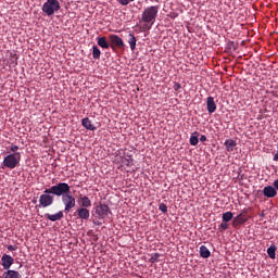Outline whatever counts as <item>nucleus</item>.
Wrapping results in <instances>:
<instances>
[{
	"label": "nucleus",
	"mask_w": 278,
	"mask_h": 278,
	"mask_svg": "<svg viewBox=\"0 0 278 278\" xmlns=\"http://www.w3.org/2000/svg\"><path fill=\"white\" fill-rule=\"evenodd\" d=\"M244 223H247V216L244 215V213H240L239 215H237L233 218L232 227H238L240 225H244Z\"/></svg>",
	"instance_id": "9b49d317"
},
{
	"label": "nucleus",
	"mask_w": 278,
	"mask_h": 278,
	"mask_svg": "<svg viewBox=\"0 0 278 278\" xmlns=\"http://www.w3.org/2000/svg\"><path fill=\"white\" fill-rule=\"evenodd\" d=\"M180 88H181V84H179V83H176L175 85H174V90H180Z\"/></svg>",
	"instance_id": "72a5a7b5"
},
{
	"label": "nucleus",
	"mask_w": 278,
	"mask_h": 278,
	"mask_svg": "<svg viewBox=\"0 0 278 278\" xmlns=\"http://www.w3.org/2000/svg\"><path fill=\"white\" fill-rule=\"evenodd\" d=\"M76 214L81 220H88L90 218V210L88 208L80 207L76 211Z\"/></svg>",
	"instance_id": "f8f14e48"
},
{
	"label": "nucleus",
	"mask_w": 278,
	"mask_h": 278,
	"mask_svg": "<svg viewBox=\"0 0 278 278\" xmlns=\"http://www.w3.org/2000/svg\"><path fill=\"white\" fill-rule=\"evenodd\" d=\"M81 125L85 127V129H88L89 131H97V127L92 125V122H90V118L85 117L81 119Z\"/></svg>",
	"instance_id": "f3484780"
},
{
	"label": "nucleus",
	"mask_w": 278,
	"mask_h": 278,
	"mask_svg": "<svg viewBox=\"0 0 278 278\" xmlns=\"http://www.w3.org/2000/svg\"><path fill=\"white\" fill-rule=\"evenodd\" d=\"M219 229H222L223 231H227V229H229V224H227V222H224L219 225Z\"/></svg>",
	"instance_id": "c85d7f7f"
},
{
	"label": "nucleus",
	"mask_w": 278,
	"mask_h": 278,
	"mask_svg": "<svg viewBox=\"0 0 278 278\" xmlns=\"http://www.w3.org/2000/svg\"><path fill=\"white\" fill-rule=\"evenodd\" d=\"M80 207L87 208L92 207V201L87 195H79Z\"/></svg>",
	"instance_id": "dca6fc26"
},
{
	"label": "nucleus",
	"mask_w": 278,
	"mask_h": 278,
	"mask_svg": "<svg viewBox=\"0 0 278 278\" xmlns=\"http://www.w3.org/2000/svg\"><path fill=\"white\" fill-rule=\"evenodd\" d=\"M45 218H48V220H51L52 223H55V220H62V218H64V213L62 211L58 212L54 215L46 213Z\"/></svg>",
	"instance_id": "4468645a"
},
{
	"label": "nucleus",
	"mask_w": 278,
	"mask_h": 278,
	"mask_svg": "<svg viewBox=\"0 0 278 278\" xmlns=\"http://www.w3.org/2000/svg\"><path fill=\"white\" fill-rule=\"evenodd\" d=\"M109 42L112 51H116V49H125V41H123V38L118 37V35H110Z\"/></svg>",
	"instance_id": "423d86ee"
},
{
	"label": "nucleus",
	"mask_w": 278,
	"mask_h": 278,
	"mask_svg": "<svg viewBox=\"0 0 278 278\" xmlns=\"http://www.w3.org/2000/svg\"><path fill=\"white\" fill-rule=\"evenodd\" d=\"M117 1L121 5H129L131 1H136V0H117Z\"/></svg>",
	"instance_id": "c756f323"
},
{
	"label": "nucleus",
	"mask_w": 278,
	"mask_h": 278,
	"mask_svg": "<svg viewBox=\"0 0 278 278\" xmlns=\"http://www.w3.org/2000/svg\"><path fill=\"white\" fill-rule=\"evenodd\" d=\"M60 1L58 0H47L41 10L43 14L48 16H53L54 12H60Z\"/></svg>",
	"instance_id": "20e7f679"
},
{
	"label": "nucleus",
	"mask_w": 278,
	"mask_h": 278,
	"mask_svg": "<svg viewBox=\"0 0 278 278\" xmlns=\"http://www.w3.org/2000/svg\"><path fill=\"white\" fill-rule=\"evenodd\" d=\"M51 194L53 193H46L43 191V194L39 197V205L41 207H50V205H53L54 199H53V195Z\"/></svg>",
	"instance_id": "0eeeda50"
},
{
	"label": "nucleus",
	"mask_w": 278,
	"mask_h": 278,
	"mask_svg": "<svg viewBox=\"0 0 278 278\" xmlns=\"http://www.w3.org/2000/svg\"><path fill=\"white\" fill-rule=\"evenodd\" d=\"M2 267L4 270H10L12 264H14V258L8 254H3L1 257Z\"/></svg>",
	"instance_id": "1a4fd4ad"
},
{
	"label": "nucleus",
	"mask_w": 278,
	"mask_h": 278,
	"mask_svg": "<svg viewBox=\"0 0 278 278\" xmlns=\"http://www.w3.org/2000/svg\"><path fill=\"white\" fill-rule=\"evenodd\" d=\"M92 49H93L92 50V58H93V60H99V58H101V50L97 46H93Z\"/></svg>",
	"instance_id": "b1692460"
},
{
	"label": "nucleus",
	"mask_w": 278,
	"mask_h": 278,
	"mask_svg": "<svg viewBox=\"0 0 278 278\" xmlns=\"http://www.w3.org/2000/svg\"><path fill=\"white\" fill-rule=\"evenodd\" d=\"M94 213L97 218L103 219L110 214V206L100 203L94 207Z\"/></svg>",
	"instance_id": "6e6552de"
},
{
	"label": "nucleus",
	"mask_w": 278,
	"mask_h": 278,
	"mask_svg": "<svg viewBox=\"0 0 278 278\" xmlns=\"http://www.w3.org/2000/svg\"><path fill=\"white\" fill-rule=\"evenodd\" d=\"M2 278H23V276H21V273L16 271L14 269H7L2 274Z\"/></svg>",
	"instance_id": "2eb2a0df"
},
{
	"label": "nucleus",
	"mask_w": 278,
	"mask_h": 278,
	"mask_svg": "<svg viewBox=\"0 0 278 278\" xmlns=\"http://www.w3.org/2000/svg\"><path fill=\"white\" fill-rule=\"evenodd\" d=\"M207 140V137L205 136V135H202L201 137H200V141L201 142H205Z\"/></svg>",
	"instance_id": "f704fd0d"
},
{
	"label": "nucleus",
	"mask_w": 278,
	"mask_h": 278,
	"mask_svg": "<svg viewBox=\"0 0 278 278\" xmlns=\"http://www.w3.org/2000/svg\"><path fill=\"white\" fill-rule=\"evenodd\" d=\"M159 210H160V212H162L163 214H166V212H168V206H166V204H164V203H161V204L159 205Z\"/></svg>",
	"instance_id": "bb28decb"
},
{
	"label": "nucleus",
	"mask_w": 278,
	"mask_h": 278,
	"mask_svg": "<svg viewBox=\"0 0 278 278\" xmlns=\"http://www.w3.org/2000/svg\"><path fill=\"white\" fill-rule=\"evenodd\" d=\"M206 108L208 114H214V112H216V102L214 101V97H208L206 99Z\"/></svg>",
	"instance_id": "ddd939ff"
},
{
	"label": "nucleus",
	"mask_w": 278,
	"mask_h": 278,
	"mask_svg": "<svg viewBox=\"0 0 278 278\" xmlns=\"http://www.w3.org/2000/svg\"><path fill=\"white\" fill-rule=\"evenodd\" d=\"M224 144L229 153L236 149V141L233 139H227Z\"/></svg>",
	"instance_id": "412c9836"
},
{
	"label": "nucleus",
	"mask_w": 278,
	"mask_h": 278,
	"mask_svg": "<svg viewBox=\"0 0 278 278\" xmlns=\"http://www.w3.org/2000/svg\"><path fill=\"white\" fill-rule=\"evenodd\" d=\"M71 192V186L66 182H59L51 188L45 189L46 194H54V197H65Z\"/></svg>",
	"instance_id": "f03ea898"
},
{
	"label": "nucleus",
	"mask_w": 278,
	"mask_h": 278,
	"mask_svg": "<svg viewBox=\"0 0 278 278\" xmlns=\"http://www.w3.org/2000/svg\"><path fill=\"white\" fill-rule=\"evenodd\" d=\"M150 264H155L156 262H160V254L155 253L152 255V257L149 258Z\"/></svg>",
	"instance_id": "a878e982"
},
{
	"label": "nucleus",
	"mask_w": 278,
	"mask_h": 278,
	"mask_svg": "<svg viewBox=\"0 0 278 278\" xmlns=\"http://www.w3.org/2000/svg\"><path fill=\"white\" fill-rule=\"evenodd\" d=\"M263 194L267 199H275V197H277V190L273 186H267V187H264Z\"/></svg>",
	"instance_id": "9d476101"
},
{
	"label": "nucleus",
	"mask_w": 278,
	"mask_h": 278,
	"mask_svg": "<svg viewBox=\"0 0 278 278\" xmlns=\"http://www.w3.org/2000/svg\"><path fill=\"white\" fill-rule=\"evenodd\" d=\"M97 42L102 49H108L109 47H111L110 42H108V38L105 37H98Z\"/></svg>",
	"instance_id": "aec40b11"
},
{
	"label": "nucleus",
	"mask_w": 278,
	"mask_h": 278,
	"mask_svg": "<svg viewBox=\"0 0 278 278\" xmlns=\"http://www.w3.org/2000/svg\"><path fill=\"white\" fill-rule=\"evenodd\" d=\"M62 203L65 206V208H64L65 214H68V212H71L73 210V207H75L76 201H75L74 195L71 193V191H70V193H65L62 197Z\"/></svg>",
	"instance_id": "39448f33"
},
{
	"label": "nucleus",
	"mask_w": 278,
	"mask_h": 278,
	"mask_svg": "<svg viewBox=\"0 0 278 278\" xmlns=\"http://www.w3.org/2000/svg\"><path fill=\"white\" fill-rule=\"evenodd\" d=\"M160 10V7L152 5L147 8L141 15V21L143 23H150V26H146V29H149L150 27H153V23H155V18H157V12Z\"/></svg>",
	"instance_id": "f257e3e1"
},
{
	"label": "nucleus",
	"mask_w": 278,
	"mask_h": 278,
	"mask_svg": "<svg viewBox=\"0 0 278 278\" xmlns=\"http://www.w3.org/2000/svg\"><path fill=\"white\" fill-rule=\"evenodd\" d=\"M132 162H134V159H131V156H128L123 160V164H125V166H130Z\"/></svg>",
	"instance_id": "cd10ccee"
},
{
	"label": "nucleus",
	"mask_w": 278,
	"mask_h": 278,
	"mask_svg": "<svg viewBox=\"0 0 278 278\" xmlns=\"http://www.w3.org/2000/svg\"><path fill=\"white\" fill-rule=\"evenodd\" d=\"M233 218V213L226 212L223 214V223H229Z\"/></svg>",
	"instance_id": "393cba45"
},
{
	"label": "nucleus",
	"mask_w": 278,
	"mask_h": 278,
	"mask_svg": "<svg viewBox=\"0 0 278 278\" xmlns=\"http://www.w3.org/2000/svg\"><path fill=\"white\" fill-rule=\"evenodd\" d=\"M189 142H190L191 147H197L199 144V131H194L191 135Z\"/></svg>",
	"instance_id": "4be33fe9"
},
{
	"label": "nucleus",
	"mask_w": 278,
	"mask_h": 278,
	"mask_svg": "<svg viewBox=\"0 0 278 278\" xmlns=\"http://www.w3.org/2000/svg\"><path fill=\"white\" fill-rule=\"evenodd\" d=\"M21 164V152L11 153L7 156H4L2 162V168H9L10 170H13V168H16Z\"/></svg>",
	"instance_id": "7ed1b4c3"
},
{
	"label": "nucleus",
	"mask_w": 278,
	"mask_h": 278,
	"mask_svg": "<svg viewBox=\"0 0 278 278\" xmlns=\"http://www.w3.org/2000/svg\"><path fill=\"white\" fill-rule=\"evenodd\" d=\"M169 18H177V16H179V14L178 13H175V12H172V13H169Z\"/></svg>",
	"instance_id": "2f4dec72"
},
{
	"label": "nucleus",
	"mask_w": 278,
	"mask_h": 278,
	"mask_svg": "<svg viewBox=\"0 0 278 278\" xmlns=\"http://www.w3.org/2000/svg\"><path fill=\"white\" fill-rule=\"evenodd\" d=\"M276 252H277V245L271 244L268 249H267V255L270 257V260H275L276 257Z\"/></svg>",
	"instance_id": "5701e85b"
},
{
	"label": "nucleus",
	"mask_w": 278,
	"mask_h": 278,
	"mask_svg": "<svg viewBox=\"0 0 278 278\" xmlns=\"http://www.w3.org/2000/svg\"><path fill=\"white\" fill-rule=\"evenodd\" d=\"M127 42L132 51H136V43L138 42V39H136V35L132 33H129Z\"/></svg>",
	"instance_id": "a211bd4d"
},
{
	"label": "nucleus",
	"mask_w": 278,
	"mask_h": 278,
	"mask_svg": "<svg viewBox=\"0 0 278 278\" xmlns=\"http://www.w3.org/2000/svg\"><path fill=\"white\" fill-rule=\"evenodd\" d=\"M17 151H18V146H11L10 148L11 153H18Z\"/></svg>",
	"instance_id": "7c9ffc66"
},
{
	"label": "nucleus",
	"mask_w": 278,
	"mask_h": 278,
	"mask_svg": "<svg viewBox=\"0 0 278 278\" xmlns=\"http://www.w3.org/2000/svg\"><path fill=\"white\" fill-rule=\"evenodd\" d=\"M212 255V252H210V249L205 245L200 247V256H202L204 260H207Z\"/></svg>",
	"instance_id": "6ab92c4d"
},
{
	"label": "nucleus",
	"mask_w": 278,
	"mask_h": 278,
	"mask_svg": "<svg viewBox=\"0 0 278 278\" xmlns=\"http://www.w3.org/2000/svg\"><path fill=\"white\" fill-rule=\"evenodd\" d=\"M17 249L16 245H8V251H16Z\"/></svg>",
	"instance_id": "473e14b6"
}]
</instances>
